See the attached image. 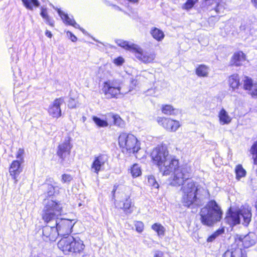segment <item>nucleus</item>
<instances>
[{
  "instance_id": "obj_1",
  "label": "nucleus",
  "mask_w": 257,
  "mask_h": 257,
  "mask_svg": "<svg viewBox=\"0 0 257 257\" xmlns=\"http://www.w3.org/2000/svg\"><path fill=\"white\" fill-rule=\"evenodd\" d=\"M153 163L156 164L164 176L171 174L170 184L173 186H180L191 176V168L187 165L179 166V160L170 155L167 148L158 146L151 154Z\"/></svg>"
},
{
  "instance_id": "obj_2",
  "label": "nucleus",
  "mask_w": 257,
  "mask_h": 257,
  "mask_svg": "<svg viewBox=\"0 0 257 257\" xmlns=\"http://www.w3.org/2000/svg\"><path fill=\"white\" fill-rule=\"evenodd\" d=\"M42 214L44 221L48 223L54 221L58 236H64L70 234L76 222L74 220L58 218L63 211L62 204L51 199H45Z\"/></svg>"
},
{
  "instance_id": "obj_3",
  "label": "nucleus",
  "mask_w": 257,
  "mask_h": 257,
  "mask_svg": "<svg viewBox=\"0 0 257 257\" xmlns=\"http://www.w3.org/2000/svg\"><path fill=\"white\" fill-rule=\"evenodd\" d=\"M200 215L201 223L205 225L211 226L220 220L222 211L214 200H211L201 209Z\"/></svg>"
},
{
  "instance_id": "obj_4",
  "label": "nucleus",
  "mask_w": 257,
  "mask_h": 257,
  "mask_svg": "<svg viewBox=\"0 0 257 257\" xmlns=\"http://www.w3.org/2000/svg\"><path fill=\"white\" fill-rule=\"evenodd\" d=\"M251 209L248 205L241 206L238 209L230 210L225 217L226 222L229 225L234 226L239 224L241 217L243 219L242 224L247 226L251 218Z\"/></svg>"
},
{
  "instance_id": "obj_5",
  "label": "nucleus",
  "mask_w": 257,
  "mask_h": 257,
  "mask_svg": "<svg viewBox=\"0 0 257 257\" xmlns=\"http://www.w3.org/2000/svg\"><path fill=\"white\" fill-rule=\"evenodd\" d=\"M116 43L118 46L123 48L124 49L134 53L136 57L144 63L153 62L156 57L155 53L144 52L143 49L134 43L121 40H117Z\"/></svg>"
},
{
  "instance_id": "obj_6",
  "label": "nucleus",
  "mask_w": 257,
  "mask_h": 257,
  "mask_svg": "<svg viewBox=\"0 0 257 257\" xmlns=\"http://www.w3.org/2000/svg\"><path fill=\"white\" fill-rule=\"evenodd\" d=\"M118 143L122 152L135 154L141 149L140 143L134 135L125 132L121 133L118 138Z\"/></svg>"
},
{
  "instance_id": "obj_7",
  "label": "nucleus",
  "mask_w": 257,
  "mask_h": 257,
  "mask_svg": "<svg viewBox=\"0 0 257 257\" xmlns=\"http://www.w3.org/2000/svg\"><path fill=\"white\" fill-rule=\"evenodd\" d=\"M58 247L65 253L72 252H81L85 247L83 241L78 238L68 236L61 238L58 243Z\"/></svg>"
},
{
  "instance_id": "obj_8",
  "label": "nucleus",
  "mask_w": 257,
  "mask_h": 257,
  "mask_svg": "<svg viewBox=\"0 0 257 257\" xmlns=\"http://www.w3.org/2000/svg\"><path fill=\"white\" fill-rule=\"evenodd\" d=\"M105 98H118L127 94L116 80H107L102 84L101 89Z\"/></svg>"
},
{
  "instance_id": "obj_9",
  "label": "nucleus",
  "mask_w": 257,
  "mask_h": 257,
  "mask_svg": "<svg viewBox=\"0 0 257 257\" xmlns=\"http://www.w3.org/2000/svg\"><path fill=\"white\" fill-rule=\"evenodd\" d=\"M182 192V202L186 207H189L197 200V193L198 186L193 181H189L181 187Z\"/></svg>"
},
{
  "instance_id": "obj_10",
  "label": "nucleus",
  "mask_w": 257,
  "mask_h": 257,
  "mask_svg": "<svg viewBox=\"0 0 257 257\" xmlns=\"http://www.w3.org/2000/svg\"><path fill=\"white\" fill-rule=\"evenodd\" d=\"M108 157L107 155L104 154H99L95 155L91 165V171L98 174L101 171H103L105 166L108 165Z\"/></svg>"
},
{
  "instance_id": "obj_11",
  "label": "nucleus",
  "mask_w": 257,
  "mask_h": 257,
  "mask_svg": "<svg viewBox=\"0 0 257 257\" xmlns=\"http://www.w3.org/2000/svg\"><path fill=\"white\" fill-rule=\"evenodd\" d=\"M156 121L160 125L169 132H176L181 126L178 120L170 118L158 116L156 118Z\"/></svg>"
},
{
  "instance_id": "obj_12",
  "label": "nucleus",
  "mask_w": 257,
  "mask_h": 257,
  "mask_svg": "<svg viewBox=\"0 0 257 257\" xmlns=\"http://www.w3.org/2000/svg\"><path fill=\"white\" fill-rule=\"evenodd\" d=\"M124 191L126 192L127 195L125 196V200L121 205V202L117 204V206L122 209L126 214H130L133 211L134 204L130 199V196L132 193V188L128 186L124 187Z\"/></svg>"
},
{
  "instance_id": "obj_13",
  "label": "nucleus",
  "mask_w": 257,
  "mask_h": 257,
  "mask_svg": "<svg viewBox=\"0 0 257 257\" xmlns=\"http://www.w3.org/2000/svg\"><path fill=\"white\" fill-rule=\"evenodd\" d=\"M235 241L233 244H236L237 246H243L244 248H248L255 244L254 236L251 234L246 235H236L234 237Z\"/></svg>"
},
{
  "instance_id": "obj_14",
  "label": "nucleus",
  "mask_w": 257,
  "mask_h": 257,
  "mask_svg": "<svg viewBox=\"0 0 257 257\" xmlns=\"http://www.w3.org/2000/svg\"><path fill=\"white\" fill-rule=\"evenodd\" d=\"M242 88L247 94L252 97H257V82H253L251 78L244 76L242 80Z\"/></svg>"
},
{
  "instance_id": "obj_15",
  "label": "nucleus",
  "mask_w": 257,
  "mask_h": 257,
  "mask_svg": "<svg viewBox=\"0 0 257 257\" xmlns=\"http://www.w3.org/2000/svg\"><path fill=\"white\" fill-rule=\"evenodd\" d=\"M58 236V233L55 226L46 225L42 228V239L45 241H54Z\"/></svg>"
},
{
  "instance_id": "obj_16",
  "label": "nucleus",
  "mask_w": 257,
  "mask_h": 257,
  "mask_svg": "<svg viewBox=\"0 0 257 257\" xmlns=\"http://www.w3.org/2000/svg\"><path fill=\"white\" fill-rule=\"evenodd\" d=\"M64 102V99L60 97L55 99L50 105L48 108V113L50 115L55 118H58L61 115L60 106Z\"/></svg>"
},
{
  "instance_id": "obj_17",
  "label": "nucleus",
  "mask_w": 257,
  "mask_h": 257,
  "mask_svg": "<svg viewBox=\"0 0 257 257\" xmlns=\"http://www.w3.org/2000/svg\"><path fill=\"white\" fill-rule=\"evenodd\" d=\"M22 163L17 161H13L9 168V173L12 179L14 180L15 184L18 181V177L23 171V167L21 166Z\"/></svg>"
},
{
  "instance_id": "obj_18",
  "label": "nucleus",
  "mask_w": 257,
  "mask_h": 257,
  "mask_svg": "<svg viewBox=\"0 0 257 257\" xmlns=\"http://www.w3.org/2000/svg\"><path fill=\"white\" fill-rule=\"evenodd\" d=\"M223 257H247L246 254L243 252L240 247L237 246L236 244H232L224 254Z\"/></svg>"
},
{
  "instance_id": "obj_19",
  "label": "nucleus",
  "mask_w": 257,
  "mask_h": 257,
  "mask_svg": "<svg viewBox=\"0 0 257 257\" xmlns=\"http://www.w3.org/2000/svg\"><path fill=\"white\" fill-rule=\"evenodd\" d=\"M57 12L61 19L66 25H71L75 28L79 29L82 32L84 33V29L80 27L79 25L75 22L72 17H70L67 14L60 9H57Z\"/></svg>"
},
{
  "instance_id": "obj_20",
  "label": "nucleus",
  "mask_w": 257,
  "mask_h": 257,
  "mask_svg": "<svg viewBox=\"0 0 257 257\" xmlns=\"http://www.w3.org/2000/svg\"><path fill=\"white\" fill-rule=\"evenodd\" d=\"M71 148L70 142L68 141H65L59 146L58 155L61 158H64L66 155L69 154Z\"/></svg>"
},
{
  "instance_id": "obj_21",
  "label": "nucleus",
  "mask_w": 257,
  "mask_h": 257,
  "mask_svg": "<svg viewBox=\"0 0 257 257\" xmlns=\"http://www.w3.org/2000/svg\"><path fill=\"white\" fill-rule=\"evenodd\" d=\"M218 117L219 118V122L220 124L222 125L228 124L232 120V117L223 108L218 112Z\"/></svg>"
},
{
  "instance_id": "obj_22",
  "label": "nucleus",
  "mask_w": 257,
  "mask_h": 257,
  "mask_svg": "<svg viewBox=\"0 0 257 257\" xmlns=\"http://www.w3.org/2000/svg\"><path fill=\"white\" fill-rule=\"evenodd\" d=\"M210 72L209 67L204 64L199 65L195 69V73L199 77H208Z\"/></svg>"
},
{
  "instance_id": "obj_23",
  "label": "nucleus",
  "mask_w": 257,
  "mask_h": 257,
  "mask_svg": "<svg viewBox=\"0 0 257 257\" xmlns=\"http://www.w3.org/2000/svg\"><path fill=\"white\" fill-rule=\"evenodd\" d=\"M245 60V55L241 51L235 53L231 59L232 64L238 66L242 64Z\"/></svg>"
},
{
  "instance_id": "obj_24",
  "label": "nucleus",
  "mask_w": 257,
  "mask_h": 257,
  "mask_svg": "<svg viewBox=\"0 0 257 257\" xmlns=\"http://www.w3.org/2000/svg\"><path fill=\"white\" fill-rule=\"evenodd\" d=\"M228 84L233 91H236L240 85V79L238 74H234L228 77Z\"/></svg>"
},
{
  "instance_id": "obj_25",
  "label": "nucleus",
  "mask_w": 257,
  "mask_h": 257,
  "mask_svg": "<svg viewBox=\"0 0 257 257\" xmlns=\"http://www.w3.org/2000/svg\"><path fill=\"white\" fill-rule=\"evenodd\" d=\"M162 112L168 115H176L178 112V110L170 104H163L161 106Z\"/></svg>"
},
{
  "instance_id": "obj_26",
  "label": "nucleus",
  "mask_w": 257,
  "mask_h": 257,
  "mask_svg": "<svg viewBox=\"0 0 257 257\" xmlns=\"http://www.w3.org/2000/svg\"><path fill=\"white\" fill-rule=\"evenodd\" d=\"M150 34L153 38L158 42L162 41L165 37L164 32L155 27L151 29Z\"/></svg>"
},
{
  "instance_id": "obj_27",
  "label": "nucleus",
  "mask_w": 257,
  "mask_h": 257,
  "mask_svg": "<svg viewBox=\"0 0 257 257\" xmlns=\"http://www.w3.org/2000/svg\"><path fill=\"white\" fill-rule=\"evenodd\" d=\"M112 118L113 119V124L115 125L120 127H123L124 125V121L117 114L113 113H108L107 114V119H109Z\"/></svg>"
},
{
  "instance_id": "obj_28",
  "label": "nucleus",
  "mask_w": 257,
  "mask_h": 257,
  "mask_svg": "<svg viewBox=\"0 0 257 257\" xmlns=\"http://www.w3.org/2000/svg\"><path fill=\"white\" fill-rule=\"evenodd\" d=\"M234 171L235 173V178L238 181H239L241 178L245 177L246 176V172L240 164H238L235 166Z\"/></svg>"
},
{
  "instance_id": "obj_29",
  "label": "nucleus",
  "mask_w": 257,
  "mask_h": 257,
  "mask_svg": "<svg viewBox=\"0 0 257 257\" xmlns=\"http://www.w3.org/2000/svg\"><path fill=\"white\" fill-rule=\"evenodd\" d=\"M129 172L133 178L138 177L142 175L141 168L138 164H135L131 166Z\"/></svg>"
},
{
  "instance_id": "obj_30",
  "label": "nucleus",
  "mask_w": 257,
  "mask_h": 257,
  "mask_svg": "<svg viewBox=\"0 0 257 257\" xmlns=\"http://www.w3.org/2000/svg\"><path fill=\"white\" fill-rule=\"evenodd\" d=\"M152 229L157 233L158 236H164L166 231L165 228L160 223H155L152 225Z\"/></svg>"
},
{
  "instance_id": "obj_31",
  "label": "nucleus",
  "mask_w": 257,
  "mask_h": 257,
  "mask_svg": "<svg viewBox=\"0 0 257 257\" xmlns=\"http://www.w3.org/2000/svg\"><path fill=\"white\" fill-rule=\"evenodd\" d=\"M92 119L95 123L100 127H107L109 125V123L107 121V117L106 119H102L97 116H93Z\"/></svg>"
},
{
  "instance_id": "obj_32",
  "label": "nucleus",
  "mask_w": 257,
  "mask_h": 257,
  "mask_svg": "<svg viewBox=\"0 0 257 257\" xmlns=\"http://www.w3.org/2000/svg\"><path fill=\"white\" fill-rule=\"evenodd\" d=\"M26 8L33 10V6L37 7L39 6V3L37 0H22Z\"/></svg>"
},
{
  "instance_id": "obj_33",
  "label": "nucleus",
  "mask_w": 257,
  "mask_h": 257,
  "mask_svg": "<svg viewBox=\"0 0 257 257\" xmlns=\"http://www.w3.org/2000/svg\"><path fill=\"white\" fill-rule=\"evenodd\" d=\"M249 152L252 156L253 164L257 165V141L253 144L250 149Z\"/></svg>"
},
{
  "instance_id": "obj_34",
  "label": "nucleus",
  "mask_w": 257,
  "mask_h": 257,
  "mask_svg": "<svg viewBox=\"0 0 257 257\" xmlns=\"http://www.w3.org/2000/svg\"><path fill=\"white\" fill-rule=\"evenodd\" d=\"M41 16L43 17L44 19L45 20L47 24H48L52 27L54 26V21L49 18L47 14L46 9L43 8L42 9Z\"/></svg>"
},
{
  "instance_id": "obj_35",
  "label": "nucleus",
  "mask_w": 257,
  "mask_h": 257,
  "mask_svg": "<svg viewBox=\"0 0 257 257\" xmlns=\"http://www.w3.org/2000/svg\"><path fill=\"white\" fill-rule=\"evenodd\" d=\"M198 0H187L186 3L183 4L182 8L183 10L188 11L192 9Z\"/></svg>"
},
{
  "instance_id": "obj_36",
  "label": "nucleus",
  "mask_w": 257,
  "mask_h": 257,
  "mask_svg": "<svg viewBox=\"0 0 257 257\" xmlns=\"http://www.w3.org/2000/svg\"><path fill=\"white\" fill-rule=\"evenodd\" d=\"M148 179V183L149 184V185L155 188H159V184L157 182L155 177L153 175H149L147 177Z\"/></svg>"
},
{
  "instance_id": "obj_37",
  "label": "nucleus",
  "mask_w": 257,
  "mask_h": 257,
  "mask_svg": "<svg viewBox=\"0 0 257 257\" xmlns=\"http://www.w3.org/2000/svg\"><path fill=\"white\" fill-rule=\"evenodd\" d=\"M137 77H136L135 78H131L129 88L127 90H125V91H126L127 93L134 90L135 89V87L138 85L139 83Z\"/></svg>"
},
{
  "instance_id": "obj_38",
  "label": "nucleus",
  "mask_w": 257,
  "mask_h": 257,
  "mask_svg": "<svg viewBox=\"0 0 257 257\" xmlns=\"http://www.w3.org/2000/svg\"><path fill=\"white\" fill-rule=\"evenodd\" d=\"M24 150L23 149L20 148L17 152V153L16 155V158L18 159L16 161L23 163L24 162Z\"/></svg>"
},
{
  "instance_id": "obj_39",
  "label": "nucleus",
  "mask_w": 257,
  "mask_h": 257,
  "mask_svg": "<svg viewBox=\"0 0 257 257\" xmlns=\"http://www.w3.org/2000/svg\"><path fill=\"white\" fill-rule=\"evenodd\" d=\"M222 232L223 230L221 229L217 230L208 237L207 241L208 242H212L217 236L222 233Z\"/></svg>"
},
{
  "instance_id": "obj_40",
  "label": "nucleus",
  "mask_w": 257,
  "mask_h": 257,
  "mask_svg": "<svg viewBox=\"0 0 257 257\" xmlns=\"http://www.w3.org/2000/svg\"><path fill=\"white\" fill-rule=\"evenodd\" d=\"M136 231L139 233L142 232L144 228V223L142 221H137L135 223Z\"/></svg>"
},
{
  "instance_id": "obj_41",
  "label": "nucleus",
  "mask_w": 257,
  "mask_h": 257,
  "mask_svg": "<svg viewBox=\"0 0 257 257\" xmlns=\"http://www.w3.org/2000/svg\"><path fill=\"white\" fill-rule=\"evenodd\" d=\"M113 62L116 66H121L124 63V60L122 57H118L114 59Z\"/></svg>"
},
{
  "instance_id": "obj_42",
  "label": "nucleus",
  "mask_w": 257,
  "mask_h": 257,
  "mask_svg": "<svg viewBox=\"0 0 257 257\" xmlns=\"http://www.w3.org/2000/svg\"><path fill=\"white\" fill-rule=\"evenodd\" d=\"M72 179V177L68 174H63L62 176V182L64 183H69Z\"/></svg>"
},
{
  "instance_id": "obj_43",
  "label": "nucleus",
  "mask_w": 257,
  "mask_h": 257,
  "mask_svg": "<svg viewBox=\"0 0 257 257\" xmlns=\"http://www.w3.org/2000/svg\"><path fill=\"white\" fill-rule=\"evenodd\" d=\"M68 106L70 108H76L78 106V103L73 99H70L68 102Z\"/></svg>"
},
{
  "instance_id": "obj_44",
  "label": "nucleus",
  "mask_w": 257,
  "mask_h": 257,
  "mask_svg": "<svg viewBox=\"0 0 257 257\" xmlns=\"http://www.w3.org/2000/svg\"><path fill=\"white\" fill-rule=\"evenodd\" d=\"M47 194L49 196L53 195L55 193V187L51 185H48L47 186Z\"/></svg>"
},
{
  "instance_id": "obj_45",
  "label": "nucleus",
  "mask_w": 257,
  "mask_h": 257,
  "mask_svg": "<svg viewBox=\"0 0 257 257\" xmlns=\"http://www.w3.org/2000/svg\"><path fill=\"white\" fill-rule=\"evenodd\" d=\"M67 35L68 37L71 39L72 42H76L77 41V38L75 36H74L71 32H67Z\"/></svg>"
},
{
  "instance_id": "obj_46",
  "label": "nucleus",
  "mask_w": 257,
  "mask_h": 257,
  "mask_svg": "<svg viewBox=\"0 0 257 257\" xmlns=\"http://www.w3.org/2000/svg\"><path fill=\"white\" fill-rule=\"evenodd\" d=\"M154 257H164V253L160 250L155 251Z\"/></svg>"
},
{
  "instance_id": "obj_47",
  "label": "nucleus",
  "mask_w": 257,
  "mask_h": 257,
  "mask_svg": "<svg viewBox=\"0 0 257 257\" xmlns=\"http://www.w3.org/2000/svg\"><path fill=\"white\" fill-rule=\"evenodd\" d=\"M45 35L47 37L51 38L52 37V34L51 32L48 30H46L45 32Z\"/></svg>"
},
{
  "instance_id": "obj_48",
  "label": "nucleus",
  "mask_w": 257,
  "mask_h": 257,
  "mask_svg": "<svg viewBox=\"0 0 257 257\" xmlns=\"http://www.w3.org/2000/svg\"><path fill=\"white\" fill-rule=\"evenodd\" d=\"M214 0H204V1L206 2V5H211L212 4Z\"/></svg>"
},
{
  "instance_id": "obj_49",
  "label": "nucleus",
  "mask_w": 257,
  "mask_h": 257,
  "mask_svg": "<svg viewBox=\"0 0 257 257\" xmlns=\"http://www.w3.org/2000/svg\"><path fill=\"white\" fill-rule=\"evenodd\" d=\"M251 3L253 6L257 8V0H251Z\"/></svg>"
},
{
  "instance_id": "obj_50",
  "label": "nucleus",
  "mask_w": 257,
  "mask_h": 257,
  "mask_svg": "<svg viewBox=\"0 0 257 257\" xmlns=\"http://www.w3.org/2000/svg\"><path fill=\"white\" fill-rule=\"evenodd\" d=\"M130 2L134 4H138L139 3V0H127Z\"/></svg>"
},
{
  "instance_id": "obj_51",
  "label": "nucleus",
  "mask_w": 257,
  "mask_h": 257,
  "mask_svg": "<svg viewBox=\"0 0 257 257\" xmlns=\"http://www.w3.org/2000/svg\"><path fill=\"white\" fill-rule=\"evenodd\" d=\"M30 257H40L38 255H32Z\"/></svg>"
},
{
  "instance_id": "obj_52",
  "label": "nucleus",
  "mask_w": 257,
  "mask_h": 257,
  "mask_svg": "<svg viewBox=\"0 0 257 257\" xmlns=\"http://www.w3.org/2000/svg\"><path fill=\"white\" fill-rule=\"evenodd\" d=\"M218 11H219V6L218 5L216 9V11L218 12Z\"/></svg>"
},
{
  "instance_id": "obj_53",
  "label": "nucleus",
  "mask_w": 257,
  "mask_h": 257,
  "mask_svg": "<svg viewBox=\"0 0 257 257\" xmlns=\"http://www.w3.org/2000/svg\"><path fill=\"white\" fill-rule=\"evenodd\" d=\"M82 118H83V121H84L86 120V117H84H84H82Z\"/></svg>"
},
{
  "instance_id": "obj_54",
  "label": "nucleus",
  "mask_w": 257,
  "mask_h": 257,
  "mask_svg": "<svg viewBox=\"0 0 257 257\" xmlns=\"http://www.w3.org/2000/svg\"><path fill=\"white\" fill-rule=\"evenodd\" d=\"M255 208H256V209L257 210V200H256V202L255 203Z\"/></svg>"
}]
</instances>
